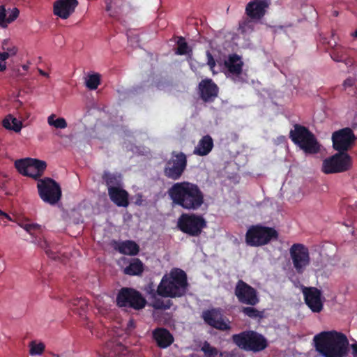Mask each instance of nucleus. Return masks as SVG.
<instances>
[{"label":"nucleus","instance_id":"nucleus-10","mask_svg":"<svg viewBox=\"0 0 357 357\" xmlns=\"http://www.w3.org/2000/svg\"><path fill=\"white\" fill-rule=\"evenodd\" d=\"M351 165V158L347 153L339 152L325 159L322 164V171L326 174L345 172Z\"/></svg>","mask_w":357,"mask_h":357},{"label":"nucleus","instance_id":"nucleus-12","mask_svg":"<svg viewBox=\"0 0 357 357\" xmlns=\"http://www.w3.org/2000/svg\"><path fill=\"white\" fill-rule=\"evenodd\" d=\"M243 61L241 58L233 54L225 60L223 70L227 77L231 79L236 84L247 82V75L242 71Z\"/></svg>","mask_w":357,"mask_h":357},{"label":"nucleus","instance_id":"nucleus-28","mask_svg":"<svg viewBox=\"0 0 357 357\" xmlns=\"http://www.w3.org/2000/svg\"><path fill=\"white\" fill-rule=\"evenodd\" d=\"M3 126L6 129L12 130L16 132H18L22 128V123L21 121L18 120L17 118L13 116L12 115H8L3 121Z\"/></svg>","mask_w":357,"mask_h":357},{"label":"nucleus","instance_id":"nucleus-43","mask_svg":"<svg viewBox=\"0 0 357 357\" xmlns=\"http://www.w3.org/2000/svg\"><path fill=\"white\" fill-rule=\"evenodd\" d=\"M6 59H7L0 52V71H4L6 69Z\"/></svg>","mask_w":357,"mask_h":357},{"label":"nucleus","instance_id":"nucleus-37","mask_svg":"<svg viewBox=\"0 0 357 357\" xmlns=\"http://www.w3.org/2000/svg\"><path fill=\"white\" fill-rule=\"evenodd\" d=\"M29 354L31 356L41 355L45 350V345L42 342L37 343L32 341L29 344Z\"/></svg>","mask_w":357,"mask_h":357},{"label":"nucleus","instance_id":"nucleus-52","mask_svg":"<svg viewBox=\"0 0 357 357\" xmlns=\"http://www.w3.org/2000/svg\"><path fill=\"white\" fill-rule=\"evenodd\" d=\"M351 36L353 38H356V37H357V29H356L355 31L352 32V33H351Z\"/></svg>","mask_w":357,"mask_h":357},{"label":"nucleus","instance_id":"nucleus-42","mask_svg":"<svg viewBox=\"0 0 357 357\" xmlns=\"http://www.w3.org/2000/svg\"><path fill=\"white\" fill-rule=\"evenodd\" d=\"M31 243L39 245V243H41L42 241L44 239L43 236H41V233H38L35 236L31 237Z\"/></svg>","mask_w":357,"mask_h":357},{"label":"nucleus","instance_id":"nucleus-51","mask_svg":"<svg viewBox=\"0 0 357 357\" xmlns=\"http://www.w3.org/2000/svg\"><path fill=\"white\" fill-rule=\"evenodd\" d=\"M22 102L20 101V100H17L15 101V106L17 108H18L19 107L22 106Z\"/></svg>","mask_w":357,"mask_h":357},{"label":"nucleus","instance_id":"nucleus-30","mask_svg":"<svg viewBox=\"0 0 357 357\" xmlns=\"http://www.w3.org/2000/svg\"><path fill=\"white\" fill-rule=\"evenodd\" d=\"M143 265L138 259H132L128 267L124 269V273L127 275H136L142 272Z\"/></svg>","mask_w":357,"mask_h":357},{"label":"nucleus","instance_id":"nucleus-49","mask_svg":"<svg viewBox=\"0 0 357 357\" xmlns=\"http://www.w3.org/2000/svg\"><path fill=\"white\" fill-rule=\"evenodd\" d=\"M0 216H2L9 220H12L11 218L5 212L0 210Z\"/></svg>","mask_w":357,"mask_h":357},{"label":"nucleus","instance_id":"nucleus-3","mask_svg":"<svg viewBox=\"0 0 357 357\" xmlns=\"http://www.w3.org/2000/svg\"><path fill=\"white\" fill-rule=\"evenodd\" d=\"M187 288L185 273L181 269L174 268L162 277L157 292L162 297H181L186 293Z\"/></svg>","mask_w":357,"mask_h":357},{"label":"nucleus","instance_id":"nucleus-20","mask_svg":"<svg viewBox=\"0 0 357 357\" xmlns=\"http://www.w3.org/2000/svg\"><path fill=\"white\" fill-rule=\"evenodd\" d=\"M77 0H56L53 5L54 15L63 19H68L78 6Z\"/></svg>","mask_w":357,"mask_h":357},{"label":"nucleus","instance_id":"nucleus-31","mask_svg":"<svg viewBox=\"0 0 357 357\" xmlns=\"http://www.w3.org/2000/svg\"><path fill=\"white\" fill-rule=\"evenodd\" d=\"M47 121L50 126L56 129H65L68 126V123L64 118H56V115L54 114H50L47 117Z\"/></svg>","mask_w":357,"mask_h":357},{"label":"nucleus","instance_id":"nucleus-15","mask_svg":"<svg viewBox=\"0 0 357 357\" xmlns=\"http://www.w3.org/2000/svg\"><path fill=\"white\" fill-rule=\"evenodd\" d=\"M186 165V156L183 153H173L172 158L166 163L165 175L174 180L178 179L185 169Z\"/></svg>","mask_w":357,"mask_h":357},{"label":"nucleus","instance_id":"nucleus-53","mask_svg":"<svg viewBox=\"0 0 357 357\" xmlns=\"http://www.w3.org/2000/svg\"><path fill=\"white\" fill-rule=\"evenodd\" d=\"M22 68L24 70H27L29 69V65H23L22 66Z\"/></svg>","mask_w":357,"mask_h":357},{"label":"nucleus","instance_id":"nucleus-13","mask_svg":"<svg viewBox=\"0 0 357 357\" xmlns=\"http://www.w3.org/2000/svg\"><path fill=\"white\" fill-rule=\"evenodd\" d=\"M116 302L121 307H132L136 310L143 308L146 303L139 292L128 288H123L119 291Z\"/></svg>","mask_w":357,"mask_h":357},{"label":"nucleus","instance_id":"nucleus-22","mask_svg":"<svg viewBox=\"0 0 357 357\" xmlns=\"http://www.w3.org/2000/svg\"><path fill=\"white\" fill-rule=\"evenodd\" d=\"M108 193L111 200L118 206L127 207L128 206V194L123 189V186L111 189Z\"/></svg>","mask_w":357,"mask_h":357},{"label":"nucleus","instance_id":"nucleus-18","mask_svg":"<svg viewBox=\"0 0 357 357\" xmlns=\"http://www.w3.org/2000/svg\"><path fill=\"white\" fill-rule=\"evenodd\" d=\"M202 318L209 326L221 331L230 329L229 321L225 320L220 310L211 309L203 312Z\"/></svg>","mask_w":357,"mask_h":357},{"label":"nucleus","instance_id":"nucleus-44","mask_svg":"<svg viewBox=\"0 0 357 357\" xmlns=\"http://www.w3.org/2000/svg\"><path fill=\"white\" fill-rule=\"evenodd\" d=\"M38 246L40 247L41 248L44 249L47 255L50 254V250L48 249L49 243H47V241H46L45 238H44L41 243H39Z\"/></svg>","mask_w":357,"mask_h":357},{"label":"nucleus","instance_id":"nucleus-21","mask_svg":"<svg viewBox=\"0 0 357 357\" xmlns=\"http://www.w3.org/2000/svg\"><path fill=\"white\" fill-rule=\"evenodd\" d=\"M199 88L201 97L206 102L212 101L218 95V87L211 79L201 82Z\"/></svg>","mask_w":357,"mask_h":357},{"label":"nucleus","instance_id":"nucleus-55","mask_svg":"<svg viewBox=\"0 0 357 357\" xmlns=\"http://www.w3.org/2000/svg\"><path fill=\"white\" fill-rule=\"evenodd\" d=\"M330 45H331V47L335 46V45H336V42H334V45H333V44L330 43Z\"/></svg>","mask_w":357,"mask_h":357},{"label":"nucleus","instance_id":"nucleus-6","mask_svg":"<svg viewBox=\"0 0 357 357\" xmlns=\"http://www.w3.org/2000/svg\"><path fill=\"white\" fill-rule=\"evenodd\" d=\"M234 342L245 351L257 352L267 347V340L261 334L255 331H245L232 336Z\"/></svg>","mask_w":357,"mask_h":357},{"label":"nucleus","instance_id":"nucleus-29","mask_svg":"<svg viewBox=\"0 0 357 357\" xmlns=\"http://www.w3.org/2000/svg\"><path fill=\"white\" fill-rule=\"evenodd\" d=\"M17 224L31 237L35 236L38 233H41L42 231V227L36 223H32L29 221H20Z\"/></svg>","mask_w":357,"mask_h":357},{"label":"nucleus","instance_id":"nucleus-38","mask_svg":"<svg viewBox=\"0 0 357 357\" xmlns=\"http://www.w3.org/2000/svg\"><path fill=\"white\" fill-rule=\"evenodd\" d=\"M177 45H178V48L176 52V53L177 54H179V55L188 54L190 52V50L188 44L186 43V42L185 41V39L183 37L178 38V39L177 40Z\"/></svg>","mask_w":357,"mask_h":357},{"label":"nucleus","instance_id":"nucleus-11","mask_svg":"<svg viewBox=\"0 0 357 357\" xmlns=\"http://www.w3.org/2000/svg\"><path fill=\"white\" fill-rule=\"evenodd\" d=\"M206 226V221L201 215L183 214L178 220V227L184 233L198 236Z\"/></svg>","mask_w":357,"mask_h":357},{"label":"nucleus","instance_id":"nucleus-48","mask_svg":"<svg viewBox=\"0 0 357 357\" xmlns=\"http://www.w3.org/2000/svg\"><path fill=\"white\" fill-rule=\"evenodd\" d=\"M134 328V322L132 319H130L127 324V330H131Z\"/></svg>","mask_w":357,"mask_h":357},{"label":"nucleus","instance_id":"nucleus-46","mask_svg":"<svg viewBox=\"0 0 357 357\" xmlns=\"http://www.w3.org/2000/svg\"><path fill=\"white\" fill-rule=\"evenodd\" d=\"M123 349H124V347L122 344H116V346L114 349L113 352L114 354H120L123 352Z\"/></svg>","mask_w":357,"mask_h":357},{"label":"nucleus","instance_id":"nucleus-45","mask_svg":"<svg viewBox=\"0 0 357 357\" xmlns=\"http://www.w3.org/2000/svg\"><path fill=\"white\" fill-rule=\"evenodd\" d=\"M354 83V81L352 78H347V79L344 80L343 83V86L346 89L347 87L353 86Z\"/></svg>","mask_w":357,"mask_h":357},{"label":"nucleus","instance_id":"nucleus-26","mask_svg":"<svg viewBox=\"0 0 357 357\" xmlns=\"http://www.w3.org/2000/svg\"><path fill=\"white\" fill-rule=\"evenodd\" d=\"M117 249L119 252L128 255H135L139 252V246L132 241L120 243L118 245Z\"/></svg>","mask_w":357,"mask_h":357},{"label":"nucleus","instance_id":"nucleus-36","mask_svg":"<svg viewBox=\"0 0 357 357\" xmlns=\"http://www.w3.org/2000/svg\"><path fill=\"white\" fill-rule=\"evenodd\" d=\"M202 351L204 352L206 357H220V352L215 347L210 345L209 343L205 342L202 347Z\"/></svg>","mask_w":357,"mask_h":357},{"label":"nucleus","instance_id":"nucleus-56","mask_svg":"<svg viewBox=\"0 0 357 357\" xmlns=\"http://www.w3.org/2000/svg\"><path fill=\"white\" fill-rule=\"evenodd\" d=\"M128 40H129V42H130V43H132V38H128Z\"/></svg>","mask_w":357,"mask_h":357},{"label":"nucleus","instance_id":"nucleus-23","mask_svg":"<svg viewBox=\"0 0 357 357\" xmlns=\"http://www.w3.org/2000/svg\"><path fill=\"white\" fill-rule=\"evenodd\" d=\"M213 147V141L209 135L204 136L195 146L193 153L199 156L208 155Z\"/></svg>","mask_w":357,"mask_h":357},{"label":"nucleus","instance_id":"nucleus-57","mask_svg":"<svg viewBox=\"0 0 357 357\" xmlns=\"http://www.w3.org/2000/svg\"><path fill=\"white\" fill-rule=\"evenodd\" d=\"M96 305H97V307H98V308H100V303H99V302H98V303H96Z\"/></svg>","mask_w":357,"mask_h":357},{"label":"nucleus","instance_id":"nucleus-33","mask_svg":"<svg viewBox=\"0 0 357 357\" xmlns=\"http://www.w3.org/2000/svg\"><path fill=\"white\" fill-rule=\"evenodd\" d=\"M1 48L3 52H1L7 59L16 55L17 52V47L8 40H4L2 42Z\"/></svg>","mask_w":357,"mask_h":357},{"label":"nucleus","instance_id":"nucleus-24","mask_svg":"<svg viewBox=\"0 0 357 357\" xmlns=\"http://www.w3.org/2000/svg\"><path fill=\"white\" fill-rule=\"evenodd\" d=\"M154 340L159 347L166 348L173 342V337L170 333L164 328H158L153 333Z\"/></svg>","mask_w":357,"mask_h":357},{"label":"nucleus","instance_id":"nucleus-17","mask_svg":"<svg viewBox=\"0 0 357 357\" xmlns=\"http://www.w3.org/2000/svg\"><path fill=\"white\" fill-rule=\"evenodd\" d=\"M235 294L241 303L255 305L259 302L256 290L242 280H239L235 288Z\"/></svg>","mask_w":357,"mask_h":357},{"label":"nucleus","instance_id":"nucleus-4","mask_svg":"<svg viewBox=\"0 0 357 357\" xmlns=\"http://www.w3.org/2000/svg\"><path fill=\"white\" fill-rule=\"evenodd\" d=\"M271 4V0H252L245 6V14L248 19L240 24L243 33H250L254 29V25L266 14Z\"/></svg>","mask_w":357,"mask_h":357},{"label":"nucleus","instance_id":"nucleus-40","mask_svg":"<svg viewBox=\"0 0 357 357\" xmlns=\"http://www.w3.org/2000/svg\"><path fill=\"white\" fill-rule=\"evenodd\" d=\"M243 312L250 317H256L258 316V311L252 307H244Z\"/></svg>","mask_w":357,"mask_h":357},{"label":"nucleus","instance_id":"nucleus-47","mask_svg":"<svg viewBox=\"0 0 357 357\" xmlns=\"http://www.w3.org/2000/svg\"><path fill=\"white\" fill-rule=\"evenodd\" d=\"M73 306L80 305V307H83L86 305V302L84 300L77 299L72 303Z\"/></svg>","mask_w":357,"mask_h":357},{"label":"nucleus","instance_id":"nucleus-16","mask_svg":"<svg viewBox=\"0 0 357 357\" xmlns=\"http://www.w3.org/2000/svg\"><path fill=\"white\" fill-rule=\"evenodd\" d=\"M356 137L349 128L340 129L332 135L333 146L339 152L346 153L353 146Z\"/></svg>","mask_w":357,"mask_h":357},{"label":"nucleus","instance_id":"nucleus-7","mask_svg":"<svg viewBox=\"0 0 357 357\" xmlns=\"http://www.w3.org/2000/svg\"><path fill=\"white\" fill-rule=\"evenodd\" d=\"M37 188L41 199L47 204L54 205L61 198V191L59 185L50 178L38 179Z\"/></svg>","mask_w":357,"mask_h":357},{"label":"nucleus","instance_id":"nucleus-1","mask_svg":"<svg viewBox=\"0 0 357 357\" xmlns=\"http://www.w3.org/2000/svg\"><path fill=\"white\" fill-rule=\"evenodd\" d=\"M173 204L185 210H197L204 203V194L199 186L188 181L174 183L168 190Z\"/></svg>","mask_w":357,"mask_h":357},{"label":"nucleus","instance_id":"nucleus-32","mask_svg":"<svg viewBox=\"0 0 357 357\" xmlns=\"http://www.w3.org/2000/svg\"><path fill=\"white\" fill-rule=\"evenodd\" d=\"M108 191L122 186L121 178L120 176L106 173L104 175Z\"/></svg>","mask_w":357,"mask_h":357},{"label":"nucleus","instance_id":"nucleus-27","mask_svg":"<svg viewBox=\"0 0 357 357\" xmlns=\"http://www.w3.org/2000/svg\"><path fill=\"white\" fill-rule=\"evenodd\" d=\"M105 10L110 17L116 16L121 11V0H103Z\"/></svg>","mask_w":357,"mask_h":357},{"label":"nucleus","instance_id":"nucleus-50","mask_svg":"<svg viewBox=\"0 0 357 357\" xmlns=\"http://www.w3.org/2000/svg\"><path fill=\"white\" fill-rule=\"evenodd\" d=\"M38 73L41 75L45 76V77H49V75L47 73H45V71H43V70L38 69Z\"/></svg>","mask_w":357,"mask_h":357},{"label":"nucleus","instance_id":"nucleus-41","mask_svg":"<svg viewBox=\"0 0 357 357\" xmlns=\"http://www.w3.org/2000/svg\"><path fill=\"white\" fill-rule=\"evenodd\" d=\"M206 56H207V59H208V65L210 66L211 70L213 71V73H214V67L215 66V62L211 55V54L209 52H206Z\"/></svg>","mask_w":357,"mask_h":357},{"label":"nucleus","instance_id":"nucleus-25","mask_svg":"<svg viewBox=\"0 0 357 357\" xmlns=\"http://www.w3.org/2000/svg\"><path fill=\"white\" fill-rule=\"evenodd\" d=\"M19 15V10L16 8L6 10L4 6H0V26L6 28L8 24L13 22Z\"/></svg>","mask_w":357,"mask_h":357},{"label":"nucleus","instance_id":"nucleus-2","mask_svg":"<svg viewBox=\"0 0 357 357\" xmlns=\"http://www.w3.org/2000/svg\"><path fill=\"white\" fill-rule=\"evenodd\" d=\"M317 350L324 357H345L349 342L347 337L335 331L321 332L314 337Z\"/></svg>","mask_w":357,"mask_h":357},{"label":"nucleus","instance_id":"nucleus-54","mask_svg":"<svg viewBox=\"0 0 357 357\" xmlns=\"http://www.w3.org/2000/svg\"><path fill=\"white\" fill-rule=\"evenodd\" d=\"M142 199H137V200L136 201V204H137L140 205V204H142Z\"/></svg>","mask_w":357,"mask_h":357},{"label":"nucleus","instance_id":"nucleus-39","mask_svg":"<svg viewBox=\"0 0 357 357\" xmlns=\"http://www.w3.org/2000/svg\"><path fill=\"white\" fill-rule=\"evenodd\" d=\"M344 52L343 47H336L331 52V56L336 62H342L344 60Z\"/></svg>","mask_w":357,"mask_h":357},{"label":"nucleus","instance_id":"nucleus-34","mask_svg":"<svg viewBox=\"0 0 357 357\" xmlns=\"http://www.w3.org/2000/svg\"><path fill=\"white\" fill-rule=\"evenodd\" d=\"M85 85L90 90H95L100 84V75L98 73H89L85 78Z\"/></svg>","mask_w":357,"mask_h":357},{"label":"nucleus","instance_id":"nucleus-19","mask_svg":"<svg viewBox=\"0 0 357 357\" xmlns=\"http://www.w3.org/2000/svg\"><path fill=\"white\" fill-rule=\"evenodd\" d=\"M305 303L314 312H319L323 308L324 298L316 288H304L303 290Z\"/></svg>","mask_w":357,"mask_h":357},{"label":"nucleus","instance_id":"nucleus-8","mask_svg":"<svg viewBox=\"0 0 357 357\" xmlns=\"http://www.w3.org/2000/svg\"><path fill=\"white\" fill-rule=\"evenodd\" d=\"M15 166L21 174L38 181V178L43 174L47 164L43 160L26 158L16 160Z\"/></svg>","mask_w":357,"mask_h":357},{"label":"nucleus","instance_id":"nucleus-5","mask_svg":"<svg viewBox=\"0 0 357 357\" xmlns=\"http://www.w3.org/2000/svg\"><path fill=\"white\" fill-rule=\"evenodd\" d=\"M290 138L307 154H315L319 151L320 145L314 135L304 126L295 125L294 130L290 131Z\"/></svg>","mask_w":357,"mask_h":357},{"label":"nucleus","instance_id":"nucleus-9","mask_svg":"<svg viewBox=\"0 0 357 357\" xmlns=\"http://www.w3.org/2000/svg\"><path fill=\"white\" fill-rule=\"evenodd\" d=\"M277 232L269 227L253 226L250 227L245 236V241L251 246H259L268 243L272 238H276Z\"/></svg>","mask_w":357,"mask_h":357},{"label":"nucleus","instance_id":"nucleus-14","mask_svg":"<svg viewBox=\"0 0 357 357\" xmlns=\"http://www.w3.org/2000/svg\"><path fill=\"white\" fill-rule=\"evenodd\" d=\"M293 266L298 273H303L310 262L309 250L303 244H294L289 250Z\"/></svg>","mask_w":357,"mask_h":357},{"label":"nucleus","instance_id":"nucleus-58","mask_svg":"<svg viewBox=\"0 0 357 357\" xmlns=\"http://www.w3.org/2000/svg\"><path fill=\"white\" fill-rule=\"evenodd\" d=\"M74 311H75V312H78V313H79V314H80V312H78L76 309H74Z\"/></svg>","mask_w":357,"mask_h":357},{"label":"nucleus","instance_id":"nucleus-35","mask_svg":"<svg viewBox=\"0 0 357 357\" xmlns=\"http://www.w3.org/2000/svg\"><path fill=\"white\" fill-rule=\"evenodd\" d=\"M161 296L158 294H154L152 301L151 305L155 309H168L170 307V302L169 300L165 301Z\"/></svg>","mask_w":357,"mask_h":357}]
</instances>
